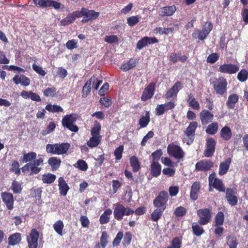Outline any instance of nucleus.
Returning a JSON list of instances; mask_svg holds the SVG:
<instances>
[{
	"label": "nucleus",
	"mask_w": 248,
	"mask_h": 248,
	"mask_svg": "<svg viewBox=\"0 0 248 248\" xmlns=\"http://www.w3.org/2000/svg\"><path fill=\"white\" fill-rule=\"evenodd\" d=\"M56 176L52 173H48L42 175V181L43 183L50 184L54 182Z\"/></svg>",
	"instance_id": "nucleus-44"
},
{
	"label": "nucleus",
	"mask_w": 248,
	"mask_h": 248,
	"mask_svg": "<svg viewBox=\"0 0 248 248\" xmlns=\"http://www.w3.org/2000/svg\"><path fill=\"white\" fill-rule=\"evenodd\" d=\"M220 137L224 140L228 141L230 140L232 137V133L231 128L227 126H225L222 128L220 131Z\"/></svg>",
	"instance_id": "nucleus-31"
},
{
	"label": "nucleus",
	"mask_w": 248,
	"mask_h": 248,
	"mask_svg": "<svg viewBox=\"0 0 248 248\" xmlns=\"http://www.w3.org/2000/svg\"><path fill=\"white\" fill-rule=\"evenodd\" d=\"M39 232L35 228L31 230L29 236L27 237V241L29 248H37Z\"/></svg>",
	"instance_id": "nucleus-9"
},
{
	"label": "nucleus",
	"mask_w": 248,
	"mask_h": 248,
	"mask_svg": "<svg viewBox=\"0 0 248 248\" xmlns=\"http://www.w3.org/2000/svg\"><path fill=\"white\" fill-rule=\"evenodd\" d=\"M64 224L62 220H59L53 224V228L55 231L60 236L63 235L62 230Z\"/></svg>",
	"instance_id": "nucleus-39"
},
{
	"label": "nucleus",
	"mask_w": 248,
	"mask_h": 248,
	"mask_svg": "<svg viewBox=\"0 0 248 248\" xmlns=\"http://www.w3.org/2000/svg\"><path fill=\"white\" fill-rule=\"evenodd\" d=\"M199 217L198 223L201 225H205L210 222L212 216V208H205L200 209L197 211Z\"/></svg>",
	"instance_id": "nucleus-6"
},
{
	"label": "nucleus",
	"mask_w": 248,
	"mask_h": 248,
	"mask_svg": "<svg viewBox=\"0 0 248 248\" xmlns=\"http://www.w3.org/2000/svg\"><path fill=\"white\" fill-rule=\"evenodd\" d=\"M101 136H92L87 141V144L88 147L93 148L97 147L101 142Z\"/></svg>",
	"instance_id": "nucleus-34"
},
{
	"label": "nucleus",
	"mask_w": 248,
	"mask_h": 248,
	"mask_svg": "<svg viewBox=\"0 0 248 248\" xmlns=\"http://www.w3.org/2000/svg\"><path fill=\"white\" fill-rule=\"evenodd\" d=\"M32 66L33 70L40 76L44 77L46 75V72L41 66L37 65L35 63H33Z\"/></svg>",
	"instance_id": "nucleus-59"
},
{
	"label": "nucleus",
	"mask_w": 248,
	"mask_h": 248,
	"mask_svg": "<svg viewBox=\"0 0 248 248\" xmlns=\"http://www.w3.org/2000/svg\"><path fill=\"white\" fill-rule=\"evenodd\" d=\"M8 244L10 246H15L18 244L21 241V234L19 232L14 233L9 236Z\"/></svg>",
	"instance_id": "nucleus-29"
},
{
	"label": "nucleus",
	"mask_w": 248,
	"mask_h": 248,
	"mask_svg": "<svg viewBox=\"0 0 248 248\" xmlns=\"http://www.w3.org/2000/svg\"><path fill=\"white\" fill-rule=\"evenodd\" d=\"M227 245L229 248H237L238 244L236 238L232 235H230L227 236Z\"/></svg>",
	"instance_id": "nucleus-38"
},
{
	"label": "nucleus",
	"mask_w": 248,
	"mask_h": 248,
	"mask_svg": "<svg viewBox=\"0 0 248 248\" xmlns=\"http://www.w3.org/2000/svg\"><path fill=\"white\" fill-rule=\"evenodd\" d=\"M169 195L166 191H161L153 201L154 206L155 208L151 214V218L153 221H157L162 217L166 208Z\"/></svg>",
	"instance_id": "nucleus-1"
},
{
	"label": "nucleus",
	"mask_w": 248,
	"mask_h": 248,
	"mask_svg": "<svg viewBox=\"0 0 248 248\" xmlns=\"http://www.w3.org/2000/svg\"><path fill=\"white\" fill-rule=\"evenodd\" d=\"M95 80V76H93L85 83L81 92V95L83 98H86L90 94Z\"/></svg>",
	"instance_id": "nucleus-21"
},
{
	"label": "nucleus",
	"mask_w": 248,
	"mask_h": 248,
	"mask_svg": "<svg viewBox=\"0 0 248 248\" xmlns=\"http://www.w3.org/2000/svg\"><path fill=\"white\" fill-rule=\"evenodd\" d=\"M162 155V151L161 149H157L152 154V156L153 157V161H157L159 160L161 156Z\"/></svg>",
	"instance_id": "nucleus-61"
},
{
	"label": "nucleus",
	"mask_w": 248,
	"mask_h": 248,
	"mask_svg": "<svg viewBox=\"0 0 248 248\" xmlns=\"http://www.w3.org/2000/svg\"><path fill=\"white\" fill-rule=\"evenodd\" d=\"M36 158V153L31 152L24 154L21 159L23 162L27 163L35 159Z\"/></svg>",
	"instance_id": "nucleus-46"
},
{
	"label": "nucleus",
	"mask_w": 248,
	"mask_h": 248,
	"mask_svg": "<svg viewBox=\"0 0 248 248\" xmlns=\"http://www.w3.org/2000/svg\"><path fill=\"white\" fill-rule=\"evenodd\" d=\"M217 141L213 138H209L206 140V149L203 152L204 155L206 157H212L216 149Z\"/></svg>",
	"instance_id": "nucleus-11"
},
{
	"label": "nucleus",
	"mask_w": 248,
	"mask_h": 248,
	"mask_svg": "<svg viewBox=\"0 0 248 248\" xmlns=\"http://www.w3.org/2000/svg\"><path fill=\"white\" fill-rule=\"evenodd\" d=\"M61 160L57 157H51L48 160V163L51 166L52 170L58 169L61 164Z\"/></svg>",
	"instance_id": "nucleus-33"
},
{
	"label": "nucleus",
	"mask_w": 248,
	"mask_h": 248,
	"mask_svg": "<svg viewBox=\"0 0 248 248\" xmlns=\"http://www.w3.org/2000/svg\"><path fill=\"white\" fill-rule=\"evenodd\" d=\"M124 236L123 231H119L117 233L116 237L112 241V246L114 247L118 246Z\"/></svg>",
	"instance_id": "nucleus-54"
},
{
	"label": "nucleus",
	"mask_w": 248,
	"mask_h": 248,
	"mask_svg": "<svg viewBox=\"0 0 248 248\" xmlns=\"http://www.w3.org/2000/svg\"><path fill=\"white\" fill-rule=\"evenodd\" d=\"M76 168H78L82 171H86L88 168V165L85 161L82 159L78 160L76 164L74 165Z\"/></svg>",
	"instance_id": "nucleus-51"
},
{
	"label": "nucleus",
	"mask_w": 248,
	"mask_h": 248,
	"mask_svg": "<svg viewBox=\"0 0 248 248\" xmlns=\"http://www.w3.org/2000/svg\"><path fill=\"white\" fill-rule=\"evenodd\" d=\"M176 10L175 5L165 6L160 8L159 14L161 16H169L173 15Z\"/></svg>",
	"instance_id": "nucleus-25"
},
{
	"label": "nucleus",
	"mask_w": 248,
	"mask_h": 248,
	"mask_svg": "<svg viewBox=\"0 0 248 248\" xmlns=\"http://www.w3.org/2000/svg\"><path fill=\"white\" fill-rule=\"evenodd\" d=\"M182 83L180 81H177L166 93L165 97L169 99L176 98L177 93L181 89Z\"/></svg>",
	"instance_id": "nucleus-17"
},
{
	"label": "nucleus",
	"mask_w": 248,
	"mask_h": 248,
	"mask_svg": "<svg viewBox=\"0 0 248 248\" xmlns=\"http://www.w3.org/2000/svg\"><path fill=\"white\" fill-rule=\"evenodd\" d=\"M192 229L194 234L198 237L201 236L204 232V230L203 228L199 226V225L197 223H194L192 224Z\"/></svg>",
	"instance_id": "nucleus-45"
},
{
	"label": "nucleus",
	"mask_w": 248,
	"mask_h": 248,
	"mask_svg": "<svg viewBox=\"0 0 248 248\" xmlns=\"http://www.w3.org/2000/svg\"><path fill=\"white\" fill-rule=\"evenodd\" d=\"M239 67L236 64L224 63L219 66L218 71L222 73L234 74L239 71Z\"/></svg>",
	"instance_id": "nucleus-14"
},
{
	"label": "nucleus",
	"mask_w": 248,
	"mask_h": 248,
	"mask_svg": "<svg viewBox=\"0 0 248 248\" xmlns=\"http://www.w3.org/2000/svg\"><path fill=\"white\" fill-rule=\"evenodd\" d=\"M237 78L241 82L246 81L248 78V71L246 69H242L238 73Z\"/></svg>",
	"instance_id": "nucleus-52"
},
{
	"label": "nucleus",
	"mask_w": 248,
	"mask_h": 248,
	"mask_svg": "<svg viewBox=\"0 0 248 248\" xmlns=\"http://www.w3.org/2000/svg\"><path fill=\"white\" fill-rule=\"evenodd\" d=\"M124 146L123 145H120L116 148L114 152V155L116 160H120L122 157V154L124 151Z\"/></svg>",
	"instance_id": "nucleus-55"
},
{
	"label": "nucleus",
	"mask_w": 248,
	"mask_h": 248,
	"mask_svg": "<svg viewBox=\"0 0 248 248\" xmlns=\"http://www.w3.org/2000/svg\"><path fill=\"white\" fill-rule=\"evenodd\" d=\"M108 238L109 235L106 231L102 232L100 237V242L99 243L102 248H105L106 247L108 243Z\"/></svg>",
	"instance_id": "nucleus-47"
},
{
	"label": "nucleus",
	"mask_w": 248,
	"mask_h": 248,
	"mask_svg": "<svg viewBox=\"0 0 248 248\" xmlns=\"http://www.w3.org/2000/svg\"><path fill=\"white\" fill-rule=\"evenodd\" d=\"M213 85L217 94L222 95L227 92L228 83L226 79L222 77L216 78L213 82Z\"/></svg>",
	"instance_id": "nucleus-7"
},
{
	"label": "nucleus",
	"mask_w": 248,
	"mask_h": 248,
	"mask_svg": "<svg viewBox=\"0 0 248 248\" xmlns=\"http://www.w3.org/2000/svg\"><path fill=\"white\" fill-rule=\"evenodd\" d=\"M13 82L16 84H20L24 86H28L30 84V79L24 75H16L13 78Z\"/></svg>",
	"instance_id": "nucleus-24"
},
{
	"label": "nucleus",
	"mask_w": 248,
	"mask_h": 248,
	"mask_svg": "<svg viewBox=\"0 0 248 248\" xmlns=\"http://www.w3.org/2000/svg\"><path fill=\"white\" fill-rule=\"evenodd\" d=\"M43 94L46 97H54L57 96V89L54 87H48L43 91Z\"/></svg>",
	"instance_id": "nucleus-40"
},
{
	"label": "nucleus",
	"mask_w": 248,
	"mask_h": 248,
	"mask_svg": "<svg viewBox=\"0 0 248 248\" xmlns=\"http://www.w3.org/2000/svg\"><path fill=\"white\" fill-rule=\"evenodd\" d=\"M99 12H95L93 10H89L85 8L84 11L83 18L81 20L82 23H87L89 20H93L97 18L99 16Z\"/></svg>",
	"instance_id": "nucleus-20"
},
{
	"label": "nucleus",
	"mask_w": 248,
	"mask_h": 248,
	"mask_svg": "<svg viewBox=\"0 0 248 248\" xmlns=\"http://www.w3.org/2000/svg\"><path fill=\"white\" fill-rule=\"evenodd\" d=\"M219 59V56L217 53H213L210 54L207 58V62L208 63H215Z\"/></svg>",
	"instance_id": "nucleus-60"
},
{
	"label": "nucleus",
	"mask_w": 248,
	"mask_h": 248,
	"mask_svg": "<svg viewBox=\"0 0 248 248\" xmlns=\"http://www.w3.org/2000/svg\"><path fill=\"white\" fill-rule=\"evenodd\" d=\"M1 197L2 202L5 204L7 209L12 210L14 208V198L12 193L8 192L1 193Z\"/></svg>",
	"instance_id": "nucleus-13"
},
{
	"label": "nucleus",
	"mask_w": 248,
	"mask_h": 248,
	"mask_svg": "<svg viewBox=\"0 0 248 248\" xmlns=\"http://www.w3.org/2000/svg\"><path fill=\"white\" fill-rule=\"evenodd\" d=\"M224 221V215L221 211H219L217 214L215 218V226H219L223 225Z\"/></svg>",
	"instance_id": "nucleus-43"
},
{
	"label": "nucleus",
	"mask_w": 248,
	"mask_h": 248,
	"mask_svg": "<svg viewBox=\"0 0 248 248\" xmlns=\"http://www.w3.org/2000/svg\"><path fill=\"white\" fill-rule=\"evenodd\" d=\"M232 159L231 157H228L221 162L219 164L218 174L220 176L226 174L230 168Z\"/></svg>",
	"instance_id": "nucleus-23"
},
{
	"label": "nucleus",
	"mask_w": 248,
	"mask_h": 248,
	"mask_svg": "<svg viewBox=\"0 0 248 248\" xmlns=\"http://www.w3.org/2000/svg\"><path fill=\"white\" fill-rule=\"evenodd\" d=\"M112 213V211L110 209H107L102 214L99 218L100 223L101 224H104L108 223L109 221V217L108 216L110 215Z\"/></svg>",
	"instance_id": "nucleus-37"
},
{
	"label": "nucleus",
	"mask_w": 248,
	"mask_h": 248,
	"mask_svg": "<svg viewBox=\"0 0 248 248\" xmlns=\"http://www.w3.org/2000/svg\"><path fill=\"white\" fill-rule=\"evenodd\" d=\"M214 163L210 160L203 159L198 162L195 165V170L200 171H207L213 167Z\"/></svg>",
	"instance_id": "nucleus-16"
},
{
	"label": "nucleus",
	"mask_w": 248,
	"mask_h": 248,
	"mask_svg": "<svg viewBox=\"0 0 248 248\" xmlns=\"http://www.w3.org/2000/svg\"><path fill=\"white\" fill-rule=\"evenodd\" d=\"M132 239V233L130 232H125L124 236L123 241V246L124 247H127L128 246H129L131 242Z\"/></svg>",
	"instance_id": "nucleus-53"
},
{
	"label": "nucleus",
	"mask_w": 248,
	"mask_h": 248,
	"mask_svg": "<svg viewBox=\"0 0 248 248\" xmlns=\"http://www.w3.org/2000/svg\"><path fill=\"white\" fill-rule=\"evenodd\" d=\"M113 215L118 221L122 220L124 216H130L134 213V211L130 207H125L122 204L117 202L114 204Z\"/></svg>",
	"instance_id": "nucleus-3"
},
{
	"label": "nucleus",
	"mask_w": 248,
	"mask_h": 248,
	"mask_svg": "<svg viewBox=\"0 0 248 248\" xmlns=\"http://www.w3.org/2000/svg\"><path fill=\"white\" fill-rule=\"evenodd\" d=\"M150 122L149 111H146L144 115H141L139 120L140 128L146 127Z\"/></svg>",
	"instance_id": "nucleus-32"
},
{
	"label": "nucleus",
	"mask_w": 248,
	"mask_h": 248,
	"mask_svg": "<svg viewBox=\"0 0 248 248\" xmlns=\"http://www.w3.org/2000/svg\"><path fill=\"white\" fill-rule=\"evenodd\" d=\"M10 170V171L14 172L17 175L21 174V169L19 168V164L18 161L15 160L12 162Z\"/></svg>",
	"instance_id": "nucleus-48"
},
{
	"label": "nucleus",
	"mask_w": 248,
	"mask_h": 248,
	"mask_svg": "<svg viewBox=\"0 0 248 248\" xmlns=\"http://www.w3.org/2000/svg\"><path fill=\"white\" fill-rule=\"evenodd\" d=\"M218 129V124L217 122H213L209 124L205 129L206 133L210 135H215Z\"/></svg>",
	"instance_id": "nucleus-36"
},
{
	"label": "nucleus",
	"mask_w": 248,
	"mask_h": 248,
	"mask_svg": "<svg viewBox=\"0 0 248 248\" xmlns=\"http://www.w3.org/2000/svg\"><path fill=\"white\" fill-rule=\"evenodd\" d=\"M198 127L197 122L192 121L190 122L186 130L184 131L185 134L191 140V143L193 142L195 135L196 129Z\"/></svg>",
	"instance_id": "nucleus-19"
},
{
	"label": "nucleus",
	"mask_w": 248,
	"mask_h": 248,
	"mask_svg": "<svg viewBox=\"0 0 248 248\" xmlns=\"http://www.w3.org/2000/svg\"><path fill=\"white\" fill-rule=\"evenodd\" d=\"M201 187V185L200 182L196 181L193 183L190 192V198L192 200L196 201L198 199Z\"/></svg>",
	"instance_id": "nucleus-22"
},
{
	"label": "nucleus",
	"mask_w": 248,
	"mask_h": 248,
	"mask_svg": "<svg viewBox=\"0 0 248 248\" xmlns=\"http://www.w3.org/2000/svg\"><path fill=\"white\" fill-rule=\"evenodd\" d=\"M56 127V124L53 122H50L49 123L48 125L46 128L45 130H43L40 132V134H41L43 136L46 135L50 133L53 132Z\"/></svg>",
	"instance_id": "nucleus-49"
},
{
	"label": "nucleus",
	"mask_w": 248,
	"mask_h": 248,
	"mask_svg": "<svg viewBox=\"0 0 248 248\" xmlns=\"http://www.w3.org/2000/svg\"><path fill=\"white\" fill-rule=\"evenodd\" d=\"M138 62V60L136 59H130L126 62L123 63L121 69L124 72H126L129 70L135 67Z\"/></svg>",
	"instance_id": "nucleus-30"
},
{
	"label": "nucleus",
	"mask_w": 248,
	"mask_h": 248,
	"mask_svg": "<svg viewBox=\"0 0 248 248\" xmlns=\"http://www.w3.org/2000/svg\"><path fill=\"white\" fill-rule=\"evenodd\" d=\"M34 4L38 5L42 8L46 7H53L58 10L61 8L62 4L53 0H33Z\"/></svg>",
	"instance_id": "nucleus-10"
},
{
	"label": "nucleus",
	"mask_w": 248,
	"mask_h": 248,
	"mask_svg": "<svg viewBox=\"0 0 248 248\" xmlns=\"http://www.w3.org/2000/svg\"><path fill=\"white\" fill-rule=\"evenodd\" d=\"M155 88V82L150 83L145 89L141 96V99L143 101H146L151 99L154 94Z\"/></svg>",
	"instance_id": "nucleus-15"
},
{
	"label": "nucleus",
	"mask_w": 248,
	"mask_h": 248,
	"mask_svg": "<svg viewBox=\"0 0 248 248\" xmlns=\"http://www.w3.org/2000/svg\"><path fill=\"white\" fill-rule=\"evenodd\" d=\"M151 174L155 177L159 176L161 172V166L157 161L152 162L151 166Z\"/></svg>",
	"instance_id": "nucleus-27"
},
{
	"label": "nucleus",
	"mask_w": 248,
	"mask_h": 248,
	"mask_svg": "<svg viewBox=\"0 0 248 248\" xmlns=\"http://www.w3.org/2000/svg\"><path fill=\"white\" fill-rule=\"evenodd\" d=\"M104 40L106 42L108 43H114L118 42L119 39L116 35H106L104 38Z\"/></svg>",
	"instance_id": "nucleus-62"
},
{
	"label": "nucleus",
	"mask_w": 248,
	"mask_h": 248,
	"mask_svg": "<svg viewBox=\"0 0 248 248\" xmlns=\"http://www.w3.org/2000/svg\"><path fill=\"white\" fill-rule=\"evenodd\" d=\"M241 16L245 24H248V8H244L242 10Z\"/></svg>",
	"instance_id": "nucleus-64"
},
{
	"label": "nucleus",
	"mask_w": 248,
	"mask_h": 248,
	"mask_svg": "<svg viewBox=\"0 0 248 248\" xmlns=\"http://www.w3.org/2000/svg\"><path fill=\"white\" fill-rule=\"evenodd\" d=\"M225 198L228 203L232 206H234L238 203V197L237 191L235 189L232 188H227L225 191Z\"/></svg>",
	"instance_id": "nucleus-12"
},
{
	"label": "nucleus",
	"mask_w": 248,
	"mask_h": 248,
	"mask_svg": "<svg viewBox=\"0 0 248 248\" xmlns=\"http://www.w3.org/2000/svg\"><path fill=\"white\" fill-rule=\"evenodd\" d=\"M154 136V132L153 131H149L148 133L143 138L140 143L141 146H144L147 143V141L149 139L152 138Z\"/></svg>",
	"instance_id": "nucleus-58"
},
{
	"label": "nucleus",
	"mask_w": 248,
	"mask_h": 248,
	"mask_svg": "<svg viewBox=\"0 0 248 248\" xmlns=\"http://www.w3.org/2000/svg\"><path fill=\"white\" fill-rule=\"evenodd\" d=\"M140 21L137 16H132L127 18V23L130 27H133Z\"/></svg>",
	"instance_id": "nucleus-57"
},
{
	"label": "nucleus",
	"mask_w": 248,
	"mask_h": 248,
	"mask_svg": "<svg viewBox=\"0 0 248 248\" xmlns=\"http://www.w3.org/2000/svg\"><path fill=\"white\" fill-rule=\"evenodd\" d=\"M78 117V115L76 113L66 115L62 119V126L72 132H78L79 129L78 127L75 124Z\"/></svg>",
	"instance_id": "nucleus-4"
},
{
	"label": "nucleus",
	"mask_w": 248,
	"mask_h": 248,
	"mask_svg": "<svg viewBox=\"0 0 248 248\" xmlns=\"http://www.w3.org/2000/svg\"><path fill=\"white\" fill-rule=\"evenodd\" d=\"M66 46L68 49H73L78 47L77 41L75 39L69 40L66 44Z\"/></svg>",
	"instance_id": "nucleus-63"
},
{
	"label": "nucleus",
	"mask_w": 248,
	"mask_h": 248,
	"mask_svg": "<svg viewBox=\"0 0 248 248\" xmlns=\"http://www.w3.org/2000/svg\"><path fill=\"white\" fill-rule=\"evenodd\" d=\"M200 119L202 125H206L211 123L214 119L213 114L208 110L203 109L200 113Z\"/></svg>",
	"instance_id": "nucleus-18"
},
{
	"label": "nucleus",
	"mask_w": 248,
	"mask_h": 248,
	"mask_svg": "<svg viewBox=\"0 0 248 248\" xmlns=\"http://www.w3.org/2000/svg\"><path fill=\"white\" fill-rule=\"evenodd\" d=\"M58 186L61 195L65 196L69 189V187L62 177H60L58 180Z\"/></svg>",
	"instance_id": "nucleus-26"
},
{
	"label": "nucleus",
	"mask_w": 248,
	"mask_h": 248,
	"mask_svg": "<svg viewBox=\"0 0 248 248\" xmlns=\"http://www.w3.org/2000/svg\"><path fill=\"white\" fill-rule=\"evenodd\" d=\"M11 188L14 194L20 193L22 190L21 184L16 180L13 181Z\"/></svg>",
	"instance_id": "nucleus-42"
},
{
	"label": "nucleus",
	"mask_w": 248,
	"mask_h": 248,
	"mask_svg": "<svg viewBox=\"0 0 248 248\" xmlns=\"http://www.w3.org/2000/svg\"><path fill=\"white\" fill-rule=\"evenodd\" d=\"M167 152L169 155L173 157L179 162L180 160H183L185 154L182 148L173 144H169L167 147Z\"/></svg>",
	"instance_id": "nucleus-5"
},
{
	"label": "nucleus",
	"mask_w": 248,
	"mask_h": 248,
	"mask_svg": "<svg viewBox=\"0 0 248 248\" xmlns=\"http://www.w3.org/2000/svg\"><path fill=\"white\" fill-rule=\"evenodd\" d=\"M101 126L100 124L97 121L94 122L93 126L91 130V134L92 136H101L100 135Z\"/></svg>",
	"instance_id": "nucleus-41"
},
{
	"label": "nucleus",
	"mask_w": 248,
	"mask_h": 248,
	"mask_svg": "<svg viewBox=\"0 0 248 248\" xmlns=\"http://www.w3.org/2000/svg\"><path fill=\"white\" fill-rule=\"evenodd\" d=\"M130 163L134 172H136L140 170V163L137 156L133 155L130 157Z\"/></svg>",
	"instance_id": "nucleus-35"
},
{
	"label": "nucleus",
	"mask_w": 248,
	"mask_h": 248,
	"mask_svg": "<svg viewBox=\"0 0 248 248\" xmlns=\"http://www.w3.org/2000/svg\"><path fill=\"white\" fill-rule=\"evenodd\" d=\"M239 96L236 93H232L228 96L226 102V105L229 109H232L234 108L236 103L238 102Z\"/></svg>",
	"instance_id": "nucleus-28"
},
{
	"label": "nucleus",
	"mask_w": 248,
	"mask_h": 248,
	"mask_svg": "<svg viewBox=\"0 0 248 248\" xmlns=\"http://www.w3.org/2000/svg\"><path fill=\"white\" fill-rule=\"evenodd\" d=\"M70 146L68 142L47 144L46 145V152L52 155H63L67 154Z\"/></svg>",
	"instance_id": "nucleus-2"
},
{
	"label": "nucleus",
	"mask_w": 248,
	"mask_h": 248,
	"mask_svg": "<svg viewBox=\"0 0 248 248\" xmlns=\"http://www.w3.org/2000/svg\"><path fill=\"white\" fill-rule=\"evenodd\" d=\"M186 213V209L183 206H179L174 210V214L176 217H180L185 216Z\"/></svg>",
	"instance_id": "nucleus-56"
},
{
	"label": "nucleus",
	"mask_w": 248,
	"mask_h": 248,
	"mask_svg": "<svg viewBox=\"0 0 248 248\" xmlns=\"http://www.w3.org/2000/svg\"><path fill=\"white\" fill-rule=\"evenodd\" d=\"M209 185L219 191V192H225V188L222 181L216 178V174L215 172L210 174L208 177Z\"/></svg>",
	"instance_id": "nucleus-8"
},
{
	"label": "nucleus",
	"mask_w": 248,
	"mask_h": 248,
	"mask_svg": "<svg viewBox=\"0 0 248 248\" xmlns=\"http://www.w3.org/2000/svg\"><path fill=\"white\" fill-rule=\"evenodd\" d=\"M75 20V19L72 13L69 14L66 17L62 19L60 21V25L62 26H67L72 23Z\"/></svg>",
	"instance_id": "nucleus-50"
}]
</instances>
